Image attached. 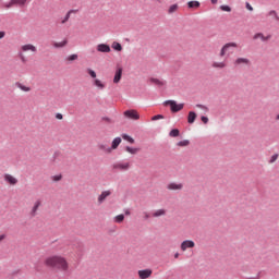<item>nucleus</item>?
Masks as SVG:
<instances>
[{"label":"nucleus","mask_w":279,"mask_h":279,"mask_svg":"<svg viewBox=\"0 0 279 279\" xmlns=\"http://www.w3.org/2000/svg\"><path fill=\"white\" fill-rule=\"evenodd\" d=\"M44 265L48 268L59 270L61 272L69 271V263L65 257L62 255H50L46 259H44Z\"/></svg>","instance_id":"obj_1"},{"label":"nucleus","mask_w":279,"mask_h":279,"mask_svg":"<svg viewBox=\"0 0 279 279\" xmlns=\"http://www.w3.org/2000/svg\"><path fill=\"white\" fill-rule=\"evenodd\" d=\"M21 52L19 53L21 62L26 63L27 59L26 57L23 54V52H33L36 53L37 52V47L34 46L33 44H27V45H23L20 48Z\"/></svg>","instance_id":"obj_2"},{"label":"nucleus","mask_w":279,"mask_h":279,"mask_svg":"<svg viewBox=\"0 0 279 279\" xmlns=\"http://www.w3.org/2000/svg\"><path fill=\"white\" fill-rule=\"evenodd\" d=\"M88 75L94 80L93 86L98 88V90H104L106 88V83H104L101 80L96 78L97 74L93 69H87Z\"/></svg>","instance_id":"obj_3"},{"label":"nucleus","mask_w":279,"mask_h":279,"mask_svg":"<svg viewBox=\"0 0 279 279\" xmlns=\"http://www.w3.org/2000/svg\"><path fill=\"white\" fill-rule=\"evenodd\" d=\"M163 106H170L172 113H178L184 109V104H177L175 100H166L163 101Z\"/></svg>","instance_id":"obj_4"},{"label":"nucleus","mask_w":279,"mask_h":279,"mask_svg":"<svg viewBox=\"0 0 279 279\" xmlns=\"http://www.w3.org/2000/svg\"><path fill=\"white\" fill-rule=\"evenodd\" d=\"M131 168V165L129 161H117L112 165V169L120 171V172H125Z\"/></svg>","instance_id":"obj_5"},{"label":"nucleus","mask_w":279,"mask_h":279,"mask_svg":"<svg viewBox=\"0 0 279 279\" xmlns=\"http://www.w3.org/2000/svg\"><path fill=\"white\" fill-rule=\"evenodd\" d=\"M27 3H28V0H11L10 2L4 4V8L7 9L14 8V7L25 8Z\"/></svg>","instance_id":"obj_6"},{"label":"nucleus","mask_w":279,"mask_h":279,"mask_svg":"<svg viewBox=\"0 0 279 279\" xmlns=\"http://www.w3.org/2000/svg\"><path fill=\"white\" fill-rule=\"evenodd\" d=\"M124 118H128L133 121H137L140 119V113L135 109H129L123 112Z\"/></svg>","instance_id":"obj_7"},{"label":"nucleus","mask_w":279,"mask_h":279,"mask_svg":"<svg viewBox=\"0 0 279 279\" xmlns=\"http://www.w3.org/2000/svg\"><path fill=\"white\" fill-rule=\"evenodd\" d=\"M231 48L236 49L238 48V44L236 43H228V44L223 45L221 50H220V54L219 56L221 58H223L227 54V52H229V50Z\"/></svg>","instance_id":"obj_8"},{"label":"nucleus","mask_w":279,"mask_h":279,"mask_svg":"<svg viewBox=\"0 0 279 279\" xmlns=\"http://www.w3.org/2000/svg\"><path fill=\"white\" fill-rule=\"evenodd\" d=\"M112 195V191L111 190H105L101 192V194L98 196L97 201H98V204L101 205L106 202V199Z\"/></svg>","instance_id":"obj_9"},{"label":"nucleus","mask_w":279,"mask_h":279,"mask_svg":"<svg viewBox=\"0 0 279 279\" xmlns=\"http://www.w3.org/2000/svg\"><path fill=\"white\" fill-rule=\"evenodd\" d=\"M153 276V269L146 268L138 270L140 279H148Z\"/></svg>","instance_id":"obj_10"},{"label":"nucleus","mask_w":279,"mask_h":279,"mask_svg":"<svg viewBox=\"0 0 279 279\" xmlns=\"http://www.w3.org/2000/svg\"><path fill=\"white\" fill-rule=\"evenodd\" d=\"M3 180L11 186H15L19 182L16 178L12 177V174L9 173L3 175Z\"/></svg>","instance_id":"obj_11"},{"label":"nucleus","mask_w":279,"mask_h":279,"mask_svg":"<svg viewBox=\"0 0 279 279\" xmlns=\"http://www.w3.org/2000/svg\"><path fill=\"white\" fill-rule=\"evenodd\" d=\"M181 251L185 252L187 248H194L195 247V242L191 240H186L181 242Z\"/></svg>","instance_id":"obj_12"},{"label":"nucleus","mask_w":279,"mask_h":279,"mask_svg":"<svg viewBox=\"0 0 279 279\" xmlns=\"http://www.w3.org/2000/svg\"><path fill=\"white\" fill-rule=\"evenodd\" d=\"M167 189L169 191H182L184 189V185L183 183L171 182L168 184Z\"/></svg>","instance_id":"obj_13"},{"label":"nucleus","mask_w":279,"mask_h":279,"mask_svg":"<svg viewBox=\"0 0 279 279\" xmlns=\"http://www.w3.org/2000/svg\"><path fill=\"white\" fill-rule=\"evenodd\" d=\"M252 62L247 58L240 57L235 60L234 64L236 66H248Z\"/></svg>","instance_id":"obj_14"},{"label":"nucleus","mask_w":279,"mask_h":279,"mask_svg":"<svg viewBox=\"0 0 279 279\" xmlns=\"http://www.w3.org/2000/svg\"><path fill=\"white\" fill-rule=\"evenodd\" d=\"M254 40L260 39L262 43H267L271 39V35L265 36L263 33H256L255 36H253Z\"/></svg>","instance_id":"obj_15"},{"label":"nucleus","mask_w":279,"mask_h":279,"mask_svg":"<svg viewBox=\"0 0 279 279\" xmlns=\"http://www.w3.org/2000/svg\"><path fill=\"white\" fill-rule=\"evenodd\" d=\"M97 51L101 53H109L112 51V49L106 44H100L97 46Z\"/></svg>","instance_id":"obj_16"},{"label":"nucleus","mask_w":279,"mask_h":279,"mask_svg":"<svg viewBox=\"0 0 279 279\" xmlns=\"http://www.w3.org/2000/svg\"><path fill=\"white\" fill-rule=\"evenodd\" d=\"M167 215V209L166 208H159L155 211H153L151 217L153 218H160L165 217Z\"/></svg>","instance_id":"obj_17"},{"label":"nucleus","mask_w":279,"mask_h":279,"mask_svg":"<svg viewBox=\"0 0 279 279\" xmlns=\"http://www.w3.org/2000/svg\"><path fill=\"white\" fill-rule=\"evenodd\" d=\"M66 45H68V39H63V40H61V41H54V43H52V47H53L54 49H62V48H64Z\"/></svg>","instance_id":"obj_18"},{"label":"nucleus","mask_w":279,"mask_h":279,"mask_svg":"<svg viewBox=\"0 0 279 279\" xmlns=\"http://www.w3.org/2000/svg\"><path fill=\"white\" fill-rule=\"evenodd\" d=\"M122 75H123V69L119 68L116 72V75L113 76V84H118Z\"/></svg>","instance_id":"obj_19"},{"label":"nucleus","mask_w":279,"mask_h":279,"mask_svg":"<svg viewBox=\"0 0 279 279\" xmlns=\"http://www.w3.org/2000/svg\"><path fill=\"white\" fill-rule=\"evenodd\" d=\"M213 69L223 70L227 68V63L225 61L221 62H213Z\"/></svg>","instance_id":"obj_20"},{"label":"nucleus","mask_w":279,"mask_h":279,"mask_svg":"<svg viewBox=\"0 0 279 279\" xmlns=\"http://www.w3.org/2000/svg\"><path fill=\"white\" fill-rule=\"evenodd\" d=\"M40 205H41V202H40V201H36V202L34 203V206L32 207V211H31L32 216H36V214H37L38 208L40 207Z\"/></svg>","instance_id":"obj_21"},{"label":"nucleus","mask_w":279,"mask_h":279,"mask_svg":"<svg viewBox=\"0 0 279 279\" xmlns=\"http://www.w3.org/2000/svg\"><path fill=\"white\" fill-rule=\"evenodd\" d=\"M149 82H150V84H153V85H157V86H159V87H162V86H165V81H160V80H158V78H154V77H151L150 80H149Z\"/></svg>","instance_id":"obj_22"},{"label":"nucleus","mask_w":279,"mask_h":279,"mask_svg":"<svg viewBox=\"0 0 279 279\" xmlns=\"http://www.w3.org/2000/svg\"><path fill=\"white\" fill-rule=\"evenodd\" d=\"M197 114L194 111H190L187 116V123L192 124L195 122Z\"/></svg>","instance_id":"obj_23"},{"label":"nucleus","mask_w":279,"mask_h":279,"mask_svg":"<svg viewBox=\"0 0 279 279\" xmlns=\"http://www.w3.org/2000/svg\"><path fill=\"white\" fill-rule=\"evenodd\" d=\"M120 144H121V137L113 138L110 147L111 150L117 149Z\"/></svg>","instance_id":"obj_24"},{"label":"nucleus","mask_w":279,"mask_h":279,"mask_svg":"<svg viewBox=\"0 0 279 279\" xmlns=\"http://www.w3.org/2000/svg\"><path fill=\"white\" fill-rule=\"evenodd\" d=\"M111 48L117 52L123 51V46H121L118 41H113Z\"/></svg>","instance_id":"obj_25"},{"label":"nucleus","mask_w":279,"mask_h":279,"mask_svg":"<svg viewBox=\"0 0 279 279\" xmlns=\"http://www.w3.org/2000/svg\"><path fill=\"white\" fill-rule=\"evenodd\" d=\"M124 150H126L131 155H137V153L140 151V148L126 146Z\"/></svg>","instance_id":"obj_26"},{"label":"nucleus","mask_w":279,"mask_h":279,"mask_svg":"<svg viewBox=\"0 0 279 279\" xmlns=\"http://www.w3.org/2000/svg\"><path fill=\"white\" fill-rule=\"evenodd\" d=\"M98 149L104 150L107 154L112 153V148L111 147H107L105 144H98Z\"/></svg>","instance_id":"obj_27"},{"label":"nucleus","mask_w":279,"mask_h":279,"mask_svg":"<svg viewBox=\"0 0 279 279\" xmlns=\"http://www.w3.org/2000/svg\"><path fill=\"white\" fill-rule=\"evenodd\" d=\"M178 9H179L178 3H173V4H171V5L169 7L168 13H169V14H173V13H175V12L178 11Z\"/></svg>","instance_id":"obj_28"},{"label":"nucleus","mask_w":279,"mask_h":279,"mask_svg":"<svg viewBox=\"0 0 279 279\" xmlns=\"http://www.w3.org/2000/svg\"><path fill=\"white\" fill-rule=\"evenodd\" d=\"M190 9H197L199 8L201 3L198 1H190L187 2Z\"/></svg>","instance_id":"obj_29"},{"label":"nucleus","mask_w":279,"mask_h":279,"mask_svg":"<svg viewBox=\"0 0 279 279\" xmlns=\"http://www.w3.org/2000/svg\"><path fill=\"white\" fill-rule=\"evenodd\" d=\"M124 219H125L124 215H119V216L113 217V222L121 223L124 221Z\"/></svg>","instance_id":"obj_30"},{"label":"nucleus","mask_w":279,"mask_h":279,"mask_svg":"<svg viewBox=\"0 0 279 279\" xmlns=\"http://www.w3.org/2000/svg\"><path fill=\"white\" fill-rule=\"evenodd\" d=\"M180 135V131L178 129H172L169 133L170 137H178Z\"/></svg>","instance_id":"obj_31"},{"label":"nucleus","mask_w":279,"mask_h":279,"mask_svg":"<svg viewBox=\"0 0 279 279\" xmlns=\"http://www.w3.org/2000/svg\"><path fill=\"white\" fill-rule=\"evenodd\" d=\"M17 87H19L20 89H22L24 93H28V92L32 90L31 87H27V86H25V85H23V84H21V83L17 84Z\"/></svg>","instance_id":"obj_32"},{"label":"nucleus","mask_w":279,"mask_h":279,"mask_svg":"<svg viewBox=\"0 0 279 279\" xmlns=\"http://www.w3.org/2000/svg\"><path fill=\"white\" fill-rule=\"evenodd\" d=\"M122 138H123V141H128V142H130L131 144H134V143H135V140H134L132 136H130V135L123 134V135H122Z\"/></svg>","instance_id":"obj_33"},{"label":"nucleus","mask_w":279,"mask_h":279,"mask_svg":"<svg viewBox=\"0 0 279 279\" xmlns=\"http://www.w3.org/2000/svg\"><path fill=\"white\" fill-rule=\"evenodd\" d=\"M73 13H74L73 10L69 11V12L66 13L65 17H63V20L61 21V24H65V23L69 21L71 14H73Z\"/></svg>","instance_id":"obj_34"},{"label":"nucleus","mask_w":279,"mask_h":279,"mask_svg":"<svg viewBox=\"0 0 279 279\" xmlns=\"http://www.w3.org/2000/svg\"><path fill=\"white\" fill-rule=\"evenodd\" d=\"M190 142L187 140H183L181 142L178 143L179 147H186L189 146Z\"/></svg>","instance_id":"obj_35"},{"label":"nucleus","mask_w":279,"mask_h":279,"mask_svg":"<svg viewBox=\"0 0 279 279\" xmlns=\"http://www.w3.org/2000/svg\"><path fill=\"white\" fill-rule=\"evenodd\" d=\"M77 59H78V56H77V54H71L70 57H68V61H69V62L77 61Z\"/></svg>","instance_id":"obj_36"},{"label":"nucleus","mask_w":279,"mask_h":279,"mask_svg":"<svg viewBox=\"0 0 279 279\" xmlns=\"http://www.w3.org/2000/svg\"><path fill=\"white\" fill-rule=\"evenodd\" d=\"M220 10L223 12H232V9L229 5H220Z\"/></svg>","instance_id":"obj_37"},{"label":"nucleus","mask_w":279,"mask_h":279,"mask_svg":"<svg viewBox=\"0 0 279 279\" xmlns=\"http://www.w3.org/2000/svg\"><path fill=\"white\" fill-rule=\"evenodd\" d=\"M196 107L202 109L205 114L208 113V111H209V109L204 105H196Z\"/></svg>","instance_id":"obj_38"},{"label":"nucleus","mask_w":279,"mask_h":279,"mask_svg":"<svg viewBox=\"0 0 279 279\" xmlns=\"http://www.w3.org/2000/svg\"><path fill=\"white\" fill-rule=\"evenodd\" d=\"M62 174H58V175H53V177H51V180L53 181V182H59V181H61L62 180Z\"/></svg>","instance_id":"obj_39"},{"label":"nucleus","mask_w":279,"mask_h":279,"mask_svg":"<svg viewBox=\"0 0 279 279\" xmlns=\"http://www.w3.org/2000/svg\"><path fill=\"white\" fill-rule=\"evenodd\" d=\"M162 119H165V117L162 114H157L151 118V121L155 122V121L162 120Z\"/></svg>","instance_id":"obj_40"},{"label":"nucleus","mask_w":279,"mask_h":279,"mask_svg":"<svg viewBox=\"0 0 279 279\" xmlns=\"http://www.w3.org/2000/svg\"><path fill=\"white\" fill-rule=\"evenodd\" d=\"M268 16H272V17H276L277 20H279L277 11H275V10L269 11Z\"/></svg>","instance_id":"obj_41"},{"label":"nucleus","mask_w":279,"mask_h":279,"mask_svg":"<svg viewBox=\"0 0 279 279\" xmlns=\"http://www.w3.org/2000/svg\"><path fill=\"white\" fill-rule=\"evenodd\" d=\"M279 155L278 154H274L271 157H270V163H275L276 160L278 159Z\"/></svg>","instance_id":"obj_42"},{"label":"nucleus","mask_w":279,"mask_h":279,"mask_svg":"<svg viewBox=\"0 0 279 279\" xmlns=\"http://www.w3.org/2000/svg\"><path fill=\"white\" fill-rule=\"evenodd\" d=\"M201 120L204 124H207L209 119L207 117H201Z\"/></svg>","instance_id":"obj_43"},{"label":"nucleus","mask_w":279,"mask_h":279,"mask_svg":"<svg viewBox=\"0 0 279 279\" xmlns=\"http://www.w3.org/2000/svg\"><path fill=\"white\" fill-rule=\"evenodd\" d=\"M5 37V32L4 31H0V40L3 39Z\"/></svg>","instance_id":"obj_44"},{"label":"nucleus","mask_w":279,"mask_h":279,"mask_svg":"<svg viewBox=\"0 0 279 279\" xmlns=\"http://www.w3.org/2000/svg\"><path fill=\"white\" fill-rule=\"evenodd\" d=\"M56 118H57L58 120H63V114H62V113H58V114L56 116Z\"/></svg>","instance_id":"obj_45"},{"label":"nucleus","mask_w":279,"mask_h":279,"mask_svg":"<svg viewBox=\"0 0 279 279\" xmlns=\"http://www.w3.org/2000/svg\"><path fill=\"white\" fill-rule=\"evenodd\" d=\"M246 8L250 10V11H253L254 8L250 4V3H246Z\"/></svg>","instance_id":"obj_46"},{"label":"nucleus","mask_w":279,"mask_h":279,"mask_svg":"<svg viewBox=\"0 0 279 279\" xmlns=\"http://www.w3.org/2000/svg\"><path fill=\"white\" fill-rule=\"evenodd\" d=\"M7 238L5 234H0V243Z\"/></svg>","instance_id":"obj_47"},{"label":"nucleus","mask_w":279,"mask_h":279,"mask_svg":"<svg viewBox=\"0 0 279 279\" xmlns=\"http://www.w3.org/2000/svg\"><path fill=\"white\" fill-rule=\"evenodd\" d=\"M211 4H217L218 0H210Z\"/></svg>","instance_id":"obj_48"},{"label":"nucleus","mask_w":279,"mask_h":279,"mask_svg":"<svg viewBox=\"0 0 279 279\" xmlns=\"http://www.w3.org/2000/svg\"><path fill=\"white\" fill-rule=\"evenodd\" d=\"M145 216H144V219H148L149 218V215L146 213V214H144Z\"/></svg>","instance_id":"obj_49"},{"label":"nucleus","mask_w":279,"mask_h":279,"mask_svg":"<svg viewBox=\"0 0 279 279\" xmlns=\"http://www.w3.org/2000/svg\"><path fill=\"white\" fill-rule=\"evenodd\" d=\"M179 257V253H174V258H178Z\"/></svg>","instance_id":"obj_50"},{"label":"nucleus","mask_w":279,"mask_h":279,"mask_svg":"<svg viewBox=\"0 0 279 279\" xmlns=\"http://www.w3.org/2000/svg\"><path fill=\"white\" fill-rule=\"evenodd\" d=\"M124 214H125L126 216H129V215H130V211H129V210H126Z\"/></svg>","instance_id":"obj_51"},{"label":"nucleus","mask_w":279,"mask_h":279,"mask_svg":"<svg viewBox=\"0 0 279 279\" xmlns=\"http://www.w3.org/2000/svg\"><path fill=\"white\" fill-rule=\"evenodd\" d=\"M155 1H157L158 3H161L163 0H155Z\"/></svg>","instance_id":"obj_52"}]
</instances>
